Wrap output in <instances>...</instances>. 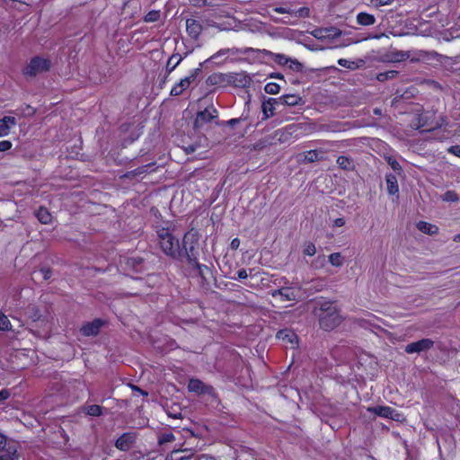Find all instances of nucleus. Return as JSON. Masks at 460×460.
<instances>
[{"mask_svg": "<svg viewBox=\"0 0 460 460\" xmlns=\"http://www.w3.org/2000/svg\"><path fill=\"white\" fill-rule=\"evenodd\" d=\"M174 228L169 221L155 227L158 245L168 257L181 260L180 240L173 234Z\"/></svg>", "mask_w": 460, "mask_h": 460, "instance_id": "f257e3e1", "label": "nucleus"}, {"mask_svg": "<svg viewBox=\"0 0 460 460\" xmlns=\"http://www.w3.org/2000/svg\"><path fill=\"white\" fill-rule=\"evenodd\" d=\"M314 314L318 317L321 329L326 332L332 331L342 322L340 310L333 301H323L314 308Z\"/></svg>", "mask_w": 460, "mask_h": 460, "instance_id": "f03ea898", "label": "nucleus"}, {"mask_svg": "<svg viewBox=\"0 0 460 460\" xmlns=\"http://www.w3.org/2000/svg\"><path fill=\"white\" fill-rule=\"evenodd\" d=\"M181 260L186 258L188 265L196 263L199 256V235L197 231L190 230L184 234L180 243Z\"/></svg>", "mask_w": 460, "mask_h": 460, "instance_id": "7ed1b4c3", "label": "nucleus"}, {"mask_svg": "<svg viewBox=\"0 0 460 460\" xmlns=\"http://www.w3.org/2000/svg\"><path fill=\"white\" fill-rule=\"evenodd\" d=\"M50 66L51 63L49 58L34 57L30 60L28 65L23 67L22 74L26 76L34 77L40 73L49 71Z\"/></svg>", "mask_w": 460, "mask_h": 460, "instance_id": "20e7f679", "label": "nucleus"}, {"mask_svg": "<svg viewBox=\"0 0 460 460\" xmlns=\"http://www.w3.org/2000/svg\"><path fill=\"white\" fill-rule=\"evenodd\" d=\"M17 447L0 432V460H19Z\"/></svg>", "mask_w": 460, "mask_h": 460, "instance_id": "39448f33", "label": "nucleus"}, {"mask_svg": "<svg viewBox=\"0 0 460 460\" xmlns=\"http://www.w3.org/2000/svg\"><path fill=\"white\" fill-rule=\"evenodd\" d=\"M368 412L374 413L377 416L390 419L393 420H399L401 414L390 406L377 405L374 407H368L367 409Z\"/></svg>", "mask_w": 460, "mask_h": 460, "instance_id": "423d86ee", "label": "nucleus"}, {"mask_svg": "<svg viewBox=\"0 0 460 460\" xmlns=\"http://www.w3.org/2000/svg\"><path fill=\"white\" fill-rule=\"evenodd\" d=\"M434 345V341L430 339L424 338L420 341L411 342L405 346L404 351L408 354L420 353L430 349Z\"/></svg>", "mask_w": 460, "mask_h": 460, "instance_id": "0eeeda50", "label": "nucleus"}, {"mask_svg": "<svg viewBox=\"0 0 460 460\" xmlns=\"http://www.w3.org/2000/svg\"><path fill=\"white\" fill-rule=\"evenodd\" d=\"M105 324V322L100 318H96L92 322L84 323L80 332L86 337L96 336L99 334L101 328Z\"/></svg>", "mask_w": 460, "mask_h": 460, "instance_id": "6e6552de", "label": "nucleus"}, {"mask_svg": "<svg viewBox=\"0 0 460 460\" xmlns=\"http://www.w3.org/2000/svg\"><path fill=\"white\" fill-rule=\"evenodd\" d=\"M155 163H149L147 164L139 166L134 170L126 172L123 175H121L122 179L133 180L138 176H142L144 174L149 173L151 172L155 171L154 168Z\"/></svg>", "mask_w": 460, "mask_h": 460, "instance_id": "1a4fd4ad", "label": "nucleus"}, {"mask_svg": "<svg viewBox=\"0 0 460 460\" xmlns=\"http://www.w3.org/2000/svg\"><path fill=\"white\" fill-rule=\"evenodd\" d=\"M188 389L190 392L200 395L205 394H210L213 390V387L210 385H207L198 378H190L188 384Z\"/></svg>", "mask_w": 460, "mask_h": 460, "instance_id": "9d476101", "label": "nucleus"}, {"mask_svg": "<svg viewBox=\"0 0 460 460\" xmlns=\"http://www.w3.org/2000/svg\"><path fill=\"white\" fill-rule=\"evenodd\" d=\"M276 337L282 341L285 344H289L293 349L298 345L297 335L294 331L290 329H283L279 331Z\"/></svg>", "mask_w": 460, "mask_h": 460, "instance_id": "9b49d317", "label": "nucleus"}, {"mask_svg": "<svg viewBox=\"0 0 460 460\" xmlns=\"http://www.w3.org/2000/svg\"><path fill=\"white\" fill-rule=\"evenodd\" d=\"M136 437L133 433L126 432L119 436L116 442L115 447L121 451H128L131 448L135 443Z\"/></svg>", "mask_w": 460, "mask_h": 460, "instance_id": "f8f14e48", "label": "nucleus"}, {"mask_svg": "<svg viewBox=\"0 0 460 460\" xmlns=\"http://www.w3.org/2000/svg\"><path fill=\"white\" fill-rule=\"evenodd\" d=\"M228 85L232 84L235 87H246L250 85L251 78L244 73L227 74Z\"/></svg>", "mask_w": 460, "mask_h": 460, "instance_id": "ddd939ff", "label": "nucleus"}, {"mask_svg": "<svg viewBox=\"0 0 460 460\" xmlns=\"http://www.w3.org/2000/svg\"><path fill=\"white\" fill-rule=\"evenodd\" d=\"M202 31L203 27L198 20L191 18L186 20V31L192 40H197Z\"/></svg>", "mask_w": 460, "mask_h": 460, "instance_id": "4468645a", "label": "nucleus"}, {"mask_svg": "<svg viewBox=\"0 0 460 460\" xmlns=\"http://www.w3.org/2000/svg\"><path fill=\"white\" fill-rule=\"evenodd\" d=\"M276 105H280L279 98H269L261 104V111L263 113L262 120H266L275 114Z\"/></svg>", "mask_w": 460, "mask_h": 460, "instance_id": "2eb2a0df", "label": "nucleus"}, {"mask_svg": "<svg viewBox=\"0 0 460 460\" xmlns=\"http://www.w3.org/2000/svg\"><path fill=\"white\" fill-rule=\"evenodd\" d=\"M206 84L208 86H226L228 85L227 74L213 73L206 79Z\"/></svg>", "mask_w": 460, "mask_h": 460, "instance_id": "dca6fc26", "label": "nucleus"}, {"mask_svg": "<svg viewBox=\"0 0 460 460\" xmlns=\"http://www.w3.org/2000/svg\"><path fill=\"white\" fill-rule=\"evenodd\" d=\"M213 113H211L208 109L204 111H199L194 121V127L199 128L203 124L212 121L217 117V110L213 108Z\"/></svg>", "mask_w": 460, "mask_h": 460, "instance_id": "f3484780", "label": "nucleus"}, {"mask_svg": "<svg viewBox=\"0 0 460 460\" xmlns=\"http://www.w3.org/2000/svg\"><path fill=\"white\" fill-rule=\"evenodd\" d=\"M271 295L273 297L279 296L282 301H294L296 297L295 289L290 287H285L273 290Z\"/></svg>", "mask_w": 460, "mask_h": 460, "instance_id": "a211bd4d", "label": "nucleus"}, {"mask_svg": "<svg viewBox=\"0 0 460 460\" xmlns=\"http://www.w3.org/2000/svg\"><path fill=\"white\" fill-rule=\"evenodd\" d=\"M254 51L252 48H244V49H221L218 51H217L215 54H213L210 57V60H216L220 57H223L226 54H248L250 52Z\"/></svg>", "mask_w": 460, "mask_h": 460, "instance_id": "6ab92c4d", "label": "nucleus"}, {"mask_svg": "<svg viewBox=\"0 0 460 460\" xmlns=\"http://www.w3.org/2000/svg\"><path fill=\"white\" fill-rule=\"evenodd\" d=\"M16 125V119L13 116H4L0 119V137L10 134L11 127Z\"/></svg>", "mask_w": 460, "mask_h": 460, "instance_id": "aec40b11", "label": "nucleus"}, {"mask_svg": "<svg viewBox=\"0 0 460 460\" xmlns=\"http://www.w3.org/2000/svg\"><path fill=\"white\" fill-rule=\"evenodd\" d=\"M280 105L283 106H296L299 104H303L302 97H300L298 94H285L280 97H279Z\"/></svg>", "mask_w": 460, "mask_h": 460, "instance_id": "412c9836", "label": "nucleus"}, {"mask_svg": "<svg viewBox=\"0 0 460 460\" xmlns=\"http://www.w3.org/2000/svg\"><path fill=\"white\" fill-rule=\"evenodd\" d=\"M338 166L348 172H353L356 169L355 162L351 157L346 155H340L336 159Z\"/></svg>", "mask_w": 460, "mask_h": 460, "instance_id": "4be33fe9", "label": "nucleus"}, {"mask_svg": "<svg viewBox=\"0 0 460 460\" xmlns=\"http://www.w3.org/2000/svg\"><path fill=\"white\" fill-rule=\"evenodd\" d=\"M387 191L391 195H397L399 193V186L397 177L393 173L385 175Z\"/></svg>", "mask_w": 460, "mask_h": 460, "instance_id": "5701e85b", "label": "nucleus"}, {"mask_svg": "<svg viewBox=\"0 0 460 460\" xmlns=\"http://www.w3.org/2000/svg\"><path fill=\"white\" fill-rule=\"evenodd\" d=\"M357 23L361 26H371L376 22V17L366 12H360L356 17Z\"/></svg>", "mask_w": 460, "mask_h": 460, "instance_id": "b1692460", "label": "nucleus"}, {"mask_svg": "<svg viewBox=\"0 0 460 460\" xmlns=\"http://www.w3.org/2000/svg\"><path fill=\"white\" fill-rule=\"evenodd\" d=\"M416 227L420 232L429 235H434L438 233V227L436 225L430 224L426 221H419L416 224Z\"/></svg>", "mask_w": 460, "mask_h": 460, "instance_id": "393cba45", "label": "nucleus"}, {"mask_svg": "<svg viewBox=\"0 0 460 460\" xmlns=\"http://www.w3.org/2000/svg\"><path fill=\"white\" fill-rule=\"evenodd\" d=\"M189 266L196 271V274L200 277L204 282L207 281V275L211 272L207 265L201 264L199 261H196V263H190Z\"/></svg>", "mask_w": 460, "mask_h": 460, "instance_id": "a878e982", "label": "nucleus"}, {"mask_svg": "<svg viewBox=\"0 0 460 460\" xmlns=\"http://www.w3.org/2000/svg\"><path fill=\"white\" fill-rule=\"evenodd\" d=\"M184 57L179 53H173L166 63L167 75H169L182 61Z\"/></svg>", "mask_w": 460, "mask_h": 460, "instance_id": "bb28decb", "label": "nucleus"}, {"mask_svg": "<svg viewBox=\"0 0 460 460\" xmlns=\"http://www.w3.org/2000/svg\"><path fill=\"white\" fill-rule=\"evenodd\" d=\"M388 60L394 63H400L407 60L410 58L409 51L395 50L391 51L387 56Z\"/></svg>", "mask_w": 460, "mask_h": 460, "instance_id": "cd10ccee", "label": "nucleus"}, {"mask_svg": "<svg viewBox=\"0 0 460 460\" xmlns=\"http://www.w3.org/2000/svg\"><path fill=\"white\" fill-rule=\"evenodd\" d=\"M38 220L44 225L49 224L52 220V215L49 211V209L43 206L40 207L39 209L35 213Z\"/></svg>", "mask_w": 460, "mask_h": 460, "instance_id": "c85d7f7f", "label": "nucleus"}, {"mask_svg": "<svg viewBox=\"0 0 460 460\" xmlns=\"http://www.w3.org/2000/svg\"><path fill=\"white\" fill-rule=\"evenodd\" d=\"M189 87L190 84H188L187 80H184L182 78L180 80V82H178L172 87L170 94L172 96H179Z\"/></svg>", "mask_w": 460, "mask_h": 460, "instance_id": "c756f323", "label": "nucleus"}, {"mask_svg": "<svg viewBox=\"0 0 460 460\" xmlns=\"http://www.w3.org/2000/svg\"><path fill=\"white\" fill-rule=\"evenodd\" d=\"M302 128H303L302 124H289V125L286 126L282 129V135L279 139L282 141L287 140L288 137H285L282 139L284 135L292 136V135L296 134L299 129H302Z\"/></svg>", "mask_w": 460, "mask_h": 460, "instance_id": "7c9ffc66", "label": "nucleus"}, {"mask_svg": "<svg viewBox=\"0 0 460 460\" xmlns=\"http://www.w3.org/2000/svg\"><path fill=\"white\" fill-rule=\"evenodd\" d=\"M161 19V11L160 10H151L143 17V21L145 22H155L160 21Z\"/></svg>", "mask_w": 460, "mask_h": 460, "instance_id": "2f4dec72", "label": "nucleus"}, {"mask_svg": "<svg viewBox=\"0 0 460 460\" xmlns=\"http://www.w3.org/2000/svg\"><path fill=\"white\" fill-rule=\"evenodd\" d=\"M399 72L396 70H388L385 72H380L376 75V79L379 82H385L390 79H394L398 75Z\"/></svg>", "mask_w": 460, "mask_h": 460, "instance_id": "473e14b6", "label": "nucleus"}, {"mask_svg": "<svg viewBox=\"0 0 460 460\" xmlns=\"http://www.w3.org/2000/svg\"><path fill=\"white\" fill-rule=\"evenodd\" d=\"M84 412L93 417H99L102 414V407L97 404H91L84 408Z\"/></svg>", "mask_w": 460, "mask_h": 460, "instance_id": "72a5a7b5", "label": "nucleus"}, {"mask_svg": "<svg viewBox=\"0 0 460 460\" xmlns=\"http://www.w3.org/2000/svg\"><path fill=\"white\" fill-rule=\"evenodd\" d=\"M328 261L334 267H341L343 264V257L341 252H333L330 254Z\"/></svg>", "mask_w": 460, "mask_h": 460, "instance_id": "f704fd0d", "label": "nucleus"}, {"mask_svg": "<svg viewBox=\"0 0 460 460\" xmlns=\"http://www.w3.org/2000/svg\"><path fill=\"white\" fill-rule=\"evenodd\" d=\"M316 253V247L313 242H305L303 244V254L305 256H314Z\"/></svg>", "mask_w": 460, "mask_h": 460, "instance_id": "c9c22d12", "label": "nucleus"}, {"mask_svg": "<svg viewBox=\"0 0 460 460\" xmlns=\"http://www.w3.org/2000/svg\"><path fill=\"white\" fill-rule=\"evenodd\" d=\"M201 66H202V64H199V67L190 70V75L183 78L184 80H187V82L190 85L192 83H194L197 80V78L199 76V75L201 74V71H202Z\"/></svg>", "mask_w": 460, "mask_h": 460, "instance_id": "e433bc0d", "label": "nucleus"}, {"mask_svg": "<svg viewBox=\"0 0 460 460\" xmlns=\"http://www.w3.org/2000/svg\"><path fill=\"white\" fill-rule=\"evenodd\" d=\"M264 90L269 94H277L280 91V86L277 83H268L264 86Z\"/></svg>", "mask_w": 460, "mask_h": 460, "instance_id": "4c0bfd02", "label": "nucleus"}, {"mask_svg": "<svg viewBox=\"0 0 460 460\" xmlns=\"http://www.w3.org/2000/svg\"><path fill=\"white\" fill-rule=\"evenodd\" d=\"M11 327L12 325L8 317L5 314L0 313V331H9L11 330Z\"/></svg>", "mask_w": 460, "mask_h": 460, "instance_id": "58836bf2", "label": "nucleus"}, {"mask_svg": "<svg viewBox=\"0 0 460 460\" xmlns=\"http://www.w3.org/2000/svg\"><path fill=\"white\" fill-rule=\"evenodd\" d=\"M443 200L448 201V202H456L458 200V195L454 190H447L444 193L442 197Z\"/></svg>", "mask_w": 460, "mask_h": 460, "instance_id": "ea45409f", "label": "nucleus"}, {"mask_svg": "<svg viewBox=\"0 0 460 460\" xmlns=\"http://www.w3.org/2000/svg\"><path fill=\"white\" fill-rule=\"evenodd\" d=\"M325 265V255H318L312 262V267L315 269L323 268Z\"/></svg>", "mask_w": 460, "mask_h": 460, "instance_id": "a19ab883", "label": "nucleus"}, {"mask_svg": "<svg viewBox=\"0 0 460 460\" xmlns=\"http://www.w3.org/2000/svg\"><path fill=\"white\" fill-rule=\"evenodd\" d=\"M21 111L25 116H30V117L34 116L36 114V109L29 104H23L21 107Z\"/></svg>", "mask_w": 460, "mask_h": 460, "instance_id": "79ce46f5", "label": "nucleus"}, {"mask_svg": "<svg viewBox=\"0 0 460 460\" xmlns=\"http://www.w3.org/2000/svg\"><path fill=\"white\" fill-rule=\"evenodd\" d=\"M291 58H288L284 54H274L273 60L279 65H288Z\"/></svg>", "mask_w": 460, "mask_h": 460, "instance_id": "37998d69", "label": "nucleus"}, {"mask_svg": "<svg viewBox=\"0 0 460 460\" xmlns=\"http://www.w3.org/2000/svg\"><path fill=\"white\" fill-rule=\"evenodd\" d=\"M386 162H387V164L391 166V168L394 172H401V171H402V166L396 161V159H394V157H392V156L387 157Z\"/></svg>", "mask_w": 460, "mask_h": 460, "instance_id": "c03bdc74", "label": "nucleus"}, {"mask_svg": "<svg viewBox=\"0 0 460 460\" xmlns=\"http://www.w3.org/2000/svg\"><path fill=\"white\" fill-rule=\"evenodd\" d=\"M174 438V435L172 432L164 433L159 437L158 442L160 445H163L168 442H172Z\"/></svg>", "mask_w": 460, "mask_h": 460, "instance_id": "a18cd8bd", "label": "nucleus"}, {"mask_svg": "<svg viewBox=\"0 0 460 460\" xmlns=\"http://www.w3.org/2000/svg\"><path fill=\"white\" fill-rule=\"evenodd\" d=\"M29 310L31 312L30 317L32 319V321L36 322L41 318L40 312L37 306L33 305L32 307H30Z\"/></svg>", "mask_w": 460, "mask_h": 460, "instance_id": "49530a36", "label": "nucleus"}, {"mask_svg": "<svg viewBox=\"0 0 460 460\" xmlns=\"http://www.w3.org/2000/svg\"><path fill=\"white\" fill-rule=\"evenodd\" d=\"M394 0H371L372 6L379 8L384 5H389L394 3Z\"/></svg>", "mask_w": 460, "mask_h": 460, "instance_id": "de8ad7c7", "label": "nucleus"}, {"mask_svg": "<svg viewBox=\"0 0 460 460\" xmlns=\"http://www.w3.org/2000/svg\"><path fill=\"white\" fill-rule=\"evenodd\" d=\"M338 64L341 66H343V67H346V68H349V69H353L355 67V62L348 60V59H345V58H340L338 60Z\"/></svg>", "mask_w": 460, "mask_h": 460, "instance_id": "09e8293b", "label": "nucleus"}, {"mask_svg": "<svg viewBox=\"0 0 460 460\" xmlns=\"http://www.w3.org/2000/svg\"><path fill=\"white\" fill-rule=\"evenodd\" d=\"M189 1L193 6L199 7V8L212 4V3L208 0H189Z\"/></svg>", "mask_w": 460, "mask_h": 460, "instance_id": "8fccbe9b", "label": "nucleus"}, {"mask_svg": "<svg viewBox=\"0 0 460 460\" xmlns=\"http://www.w3.org/2000/svg\"><path fill=\"white\" fill-rule=\"evenodd\" d=\"M13 144L10 140L0 141V152H5L12 148Z\"/></svg>", "mask_w": 460, "mask_h": 460, "instance_id": "3c124183", "label": "nucleus"}, {"mask_svg": "<svg viewBox=\"0 0 460 460\" xmlns=\"http://www.w3.org/2000/svg\"><path fill=\"white\" fill-rule=\"evenodd\" d=\"M447 153L460 158V145L451 146L447 148Z\"/></svg>", "mask_w": 460, "mask_h": 460, "instance_id": "603ef678", "label": "nucleus"}, {"mask_svg": "<svg viewBox=\"0 0 460 460\" xmlns=\"http://www.w3.org/2000/svg\"><path fill=\"white\" fill-rule=\"evenodd\" d=\"M305 159L308 162H314L318 160V153L316 150H310L307 152V155H305Z\"/></svg>", "mask_w": 460, "mask_h": 460, "instance_id": "864d4df0", "label": "nucleus"}, {"mask_svg": "<svg viewBox=\"0 0 460 460\" xmlns=\"http://www.w3.org/2000/svg\"><path fill=\"white\" fill-rule=\"evenodd\" d=\"M290 65H289V67L295 71H302V68H303V65L297 61V60H293V59H290Z\"/></svg>", "mask_w": 460, "mask_h": 460, "instance_id": "5fc2aeb1", "label": "nucleus"}, {"mask_svg": "<svg viewBox=\"0 0 460 460\" xmlns=\"http://www.w3.org/2000/svg\"><path fill=\"white\" fill-rule=\"evenodd\" d=\"M346 221L344 217H338L332 223V227H341L345 225Z\"/></svg>", "mask_w": 460, "mask_h": 460, "instance_id": "6e6d98bb", "label": "nucleus"}, {"mask_svg": "<svg viewBox=\"0 0 460 460\" xmlns=\"http://www.w3.org/2000/svg\"><path fill=\"white\" fill-rule=\"evenodd\" d=\"M40 272L42 273L43 279L45 280H48L52 276V270L49 268H42L40 269Z\"/></svg>", "mask_w": 460, "mask_h": 460, "instance_id": "4d7b16f0", "label": "nucleus"}, {"mask_svg": "<svg viewBox=\"0 0 460 460\" xmlns=\"http://www.w3.org/2000/svg\"><path fill=\"white\" fill-rule=\"evenodd\" d=\"M11 396L8 389L4 388L0 391V402L7 400Z\"/></svg>", "mask_w": 460, "mask_h": 460, "instance_id": "13d9d810", "label": "nucleus"}, {"mask_svg": "<svg viewBox=\"0 0 460 460\" xmlns=\"http://www.w3.org/2000/svg\"><path fill=\"white\" fill-rule=\"evenodd\" d=\"M247 277H248V274H247V271L245 269H240L237 271L238 279H247Z\"/></svg>", "mask_w": 460, "mask_h": 460, "instance_id": "bf43d9fd", "label": "nucleus"}, {"mask_svg": "<svg viewBox=\"0 0 460 460\" xmlns=\"http://www.w3.org/2000/svg\"><path fill=\"white\" fill-rule=\"evenodd\" d=\"M194 460H217L214 456H208V455H199L195 457Z\"/></svg>", "mask_w": 460, "mask_h": 460, "instance_id": "052dcab7", "label": "nucleus"}, {"mask_svg": "<svg viewBox=\"0 0 460 460\" xmlns=\"http://www.w3.org/2000/svg\"><path fill=\"white\" fill-rule=\"evenodd\" d=\"M242 120H243L242 117H240V118H234V119H229L226 123L229 126L234 127V126L237 125L238 123H240V121H242Z\"/></svg>", "mask_w": 460, "mask_h": 460, "instance_id": "680f3d73", "label": "nucleus"}, {"mask_svg": "<svg viewBox=\"0 0 460 460\" xmlns=\"http://www.w3.org/2000/svg\"><path fill=\"white\" fill-rule=\"evenodd\" d=\"M183 455L178 457L177 460H190L192 458V455L188 454L187 451H182Z\"/></svg>", "mask_w": 460, "mask_h": 460, "instance_id": "e2e57ef3", "label": "nucleus"}, {"mask_svg": "<svg viewBox=\"0 0 460 460\" xmlns=\"http://www.w3.org/2000/svg\"><path fill=\"white\" fill-rule=\"evenodd\" d=\"M240 245V240L236 237L234 238L231 242V248L236 250Z\"/></svg>", "mask_w": 460, "mask_h": 460, "instance_id": "0e129e2a", "label": "nucleus"}, {"mask_svg": "<svg viewBox=\"0 0 460 460\" xmlns=\"http://www.w3.org/2000/svg\"><path fill=\"white\" fill-rule=\"evenodd\" d=\"M275 10L278 13H281V14L288 13V11L284 7H278Z\"/></svg>", "mask_w": 460, "mask_h": 460, "instance_id": "69168bd1", "label": "nucleus"}, {"mask_svg": "<svg viewBox=\"0 0 460 460\" xmlns=\"http://www.w3.org/2000/svg\"><path fill=\"white\" fill-rule=\"evenodd\" d=\"M132 388L136 391H138L140 392L142 394L144 395H147V393L146 392H144L143 390H141L139 387L136 386V385H132Z\"/></svg>", "mask_w": 460, "mask_h": 460, "instance_id": "338daca9", "label": "nucleus"}, {"mask_svg": "<svg viewBox=\"0 0 460 460\" xmlns=\"http://www.w3.org/2000/svg\"><path fill=\"white\" fill-rule=\"evenodd\" d=\"M453 241L456 243H460V233L454 236Z\"/></svg>", "mask_w": 460, "mask_h": 460, "instance_id": "774afa93", "label": "nucleus"}]
</instances>
